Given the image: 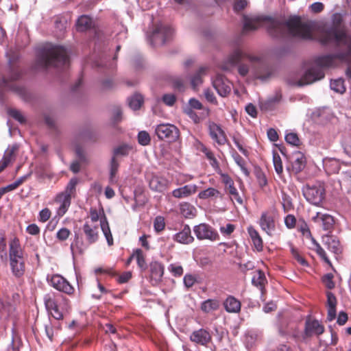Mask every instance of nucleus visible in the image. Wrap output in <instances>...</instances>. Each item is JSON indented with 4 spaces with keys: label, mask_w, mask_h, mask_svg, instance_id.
I'll return each instance as SVG.
<instances>
[{
    "label": "nucleus",
    "mask_w": 351,
    "mask_h": 351,
    "mask_svg": "<svg viewBox=\"0 0 351 351\" xmlns=\"http://www.w3.org/2000/svg\"><path fill=\"white\" fill-rule=\"evenodd\" d=\"M265 23L269 34L274 37L291 36L303 39L312 38L311 26L302 21L299 16H292L285 21H280L269 17L254 19L244 16L243 32L257 29L262 23Z\"/></svg>",
    "instance_id": "1"
},
{
    "label": "nucleus",
    "mask_w": 351,
    "mask_h": 351,
    "mask_svg": "<svg viewBox=\"0 0 351 351\" xmlns=\"http://www.w3.org/2000/svg\"><path fill=\"white\" fill-rule=\"evenodd\" d=\"M336 60L350 62L351 60V49H350V47H346L344 51L315 58L314 62L316 66H313L305 72L298 82L299 86L308 85L324 78L325 74L323 68L335 66Z\"/></svg>",
    "instance_id": "2"
},
{
    "label": "nucleus",
    "mask_w": 351,
    "mask_h": 351,
    "mask_svg": "<svg viewBox=\"0 0 351 351\" xmlns=\"http://www.w3.org/2000/svg\"><path fill=\"white\" fill-rule=\"evenodd\" d=\"M343 22L344 20L341 14H333L331 16V27L326 29L322 33L321 43L327 45L332 41H335L337 46L350 47L351 49V35L347 33Z\"/></svg>",
    "instance_id": "3"
},
{
    "label": "nucleus",
    "mask_w": 351,
    "mask_h": 351,
    "mask_svg": "<svg viewBox=\"0 0 351 351\" xmlns=\"http://www.w3.org/2000/svg\"><path fill=\"white\" fill-rule=\"evenodd\" d=\"M36 61L38 67H58L69 62V56L63 47L45 46L38 49Z\"/></svg>",
    "instance_id": "4"
},
{
    "label": "nucleus",
    "mask_w": 351,
    "mask_h": 351,
    "mask_svg": "<svg viewBox=\"0 0 351 351\" xmlns=\"http://www.w3.org/2000/svg\"><path fill=\"white\" fill-rule=\"evenodd\" d=\"M77 182V178H71L64 190L56 195L53 204L56 206V215L59 217H63L71 206V199L75 197L76 194Z\"/></svg>",
    "instance_id": "5"
},
{
    "label": "nucleus",
    "mask_w": 351,
    "mask_h": 351,
    "mask_svg": "<svg viewBox=\"0 0 351 351\" xmlns=\"http://www.w3.org/2000/svg\"><path fill=\"white\" fill-rule=\"evenodd\" d=\"M10 75L8 77H3L0 81V90H11L19 95L25 94V88L17 86L14 82L20 79L22 72L15 64V60L9 58Z\"/></svg>",
    "instance_id": "6"
},
{
    "label": "nucleus",
    "mask_w": 351,
    "mask_h": 351,
    "mask_svg": "<svg viewBox=\"0 0 351 351\" xmlns=\"http://www.w3.org/2000/svg\"><path fill=\"white\" fill-rule=\"evenodd\" d=\"M325 331L324 326L317 319L308 317L304 322V330L300 335H293L296 341L306 342L313 337H319Z\"/></svg>",
    "instance_id": "7"
},
{
    "label": "nucleus",
    "mask_w": 351,
    "mask_h": 351,
    "mask_svg": "<svg viewBox=\"0 0 351 351\" xmlns=\"http://www.w3.org/2000/svg\"><path fill=\"white\" fill-rule=\"evenodd\" d=\"M257 60V57L250 56L241 49H236L228 58L230 64L238 65V72L243 77L246 76L249 72V65L245 62L252 63Z\"/></svg>",
    "instance_id": "8"
},
{
    "label": "nucleus",
    "mask_w": 351,
    "mask_h": 351,
    "mask_svg": "<svg viewBox=\"0 0 351 351\" xmlns=\"http://www.w3.org/2000/svg\"><path fill=\"white\" fill-rule=\"evenodd\" d=\"M303 195L308 202L319 206L325 198V189L321 184H307L303 189Z\"/></svg>",
    "instance_id": "9"
},
{
    "label": "nucleus",
    "mask_w": 351,
    "mask_h": 351,
    "mask_svg": "<svg viewBox=\"0 0 351 351\" xmlns=\"http://www.w3.org/2000/svg\"><path fill=\"white\" fill-rule=\"evenodd\" d=\"M155 133L159 139L170 143L176 141L180 136V130L173 124L162 123L156 126Z\"/></svg>",
    "instance_id": "10"
},
{
    "label": "nucleus",
    "mask_w": 351,
    "mask_h": 351,
    "mask_svg": "<svg viewBox=\"0 0 351 351\" xmlns=\"http://www.w3.org/2000/svg\"><path fill=\"white\" fill-rule=\"evenodd\" d=\"M48 283L56 290L71 295L74 293V288L62 276L59 274L48 275L47 277Z\"/></svg>",
    "instance_id": "11"
},
{
    "label": "nucleus",
    "mask_w": 351,
    "mask_h": 351,
    "mask_svg": "<svg viewBox=\"0 0 351 351\" xmlns=\"http://www.w3.org/2000/svg\"><path fill=\"white\" fill-rule=\"evenodd\" d=\"M193 232L199 240L215 241L219 239L217 232L210 225L205 223L194 226Z\"/></svg>",
    "instance_id": "12"
},
{
    "label": "nucleus",
    "mask_w": 351,
    "mask_h": 351,
    "mask_svg": "<svg viewBox=\"0 0 351 351\" xmlns=\"http://www.w3.org/2000/svg\"><path fill=\"white\" fill-rule=\"evenodd\" d=\"M172 34V29L162 23L156 24L152 32L151 39L152 43L163 45Z\"/></svg>",
    "instance_id": "13"
},
{
    "label": "nucleus",
    "mask_w": 351,
    "mask_h": 351,
    "mask_svg": "<svg viewBox=\"0 0 351 351\" xmlns=\"http://www.w3.org/2000/svg\"><path fill=\"white\" fill-rule=\"evenodd\" d=\"M221 177V181L225 186V190L228 194L234 198L239 204H243V199L234 186V182L232 178L227 173L222 172L221 169L217 172Z\"/></svg>",
    "instance_id": "14"
},
{
    "label": "nucleus",
    "mask_w": 351,
    "mask_h": 351,
    "mask_svg": "<svg viewBox=\"0 0 351 351\" xmlns=\"http://www.w3.org/2000/svg\"><path fill=\"white\" fill-rule=\"evenodd\" d=\"M311 219L315 223L319 224L324 231L331 233L334 230L335 220L330 214L317 212Z\"/></svg>",
    "instance_id": "15"
},
{
    "label": "nucleus",
    "mask_w": 351,
    "mask_h": 351,
    "mask_svg": "<svg viewBox=\"0 0 351 351\" xmlns=\"http://www.w3.org/2000/svg\"><path fill=\"white\" fill-rule=\"evenodd\" d=\"M261 230L270 237L276 230V221L273 214L268 211L263 212L258 221Z\"/></svg>",
    "instance_id": "16"
},
{
    "label": "nucleus",
    "mask_w": 351,
    "mask_h": 351,
    "mask_svg": "<svg viewBox=\"0 0 351 351\" xmlns=\"http://www.w3.org/2000/svg\"><path fill=\"white\" fill-rule=\"evenodd\" d=\"M208 133L210 138L220 146L224 145L228 142V138L226 132L221 126L214 122H210L208 124Z\"/></svg>",
    "instance_id": "17"
},
{
    "label": "nucleus",
    "mask_w": 351,
    "mask_h": 351,
    "mask_svg": "<svg viewBox=\"0 0 351 351\" xmlns=\"http://www.w3.org/2000/svg\"><path fill=\"white\" fill-rule=\"evenodd\" d=\"M213 86L221 97L228 96L232 90L231 82L221 75H218L213 82Z\"/></svg>",
    "instance_id": "18"
},
{
    "label": "nucleus",
    "mask_w": 351,
    "mask_h": 351,
    "mask_svg": "<svg viewBox=\"0 0 351 351\" xmlns=\"http://www.w3.org/2000/svg\"><path fill=\"white\" fill-rule=\"evenodd\" d=\"M149 280L153 285H158L162 279L164 266L158 261H152L149 264Z\"/></svg>",
    "instance_id": "19"
},
{
    "label": "nucleus",
    "mask_w": 351,
    "mask_h": 351,
    "mask_svg": "<svg viewBox=\"0 0 351 351\" xmlns=\"http://www.w3.org/2000/svg\"><path fill=\"white\" fill-rule=\"evenodd\" d=\"M190 340L197 344L206 346L211 341L212 336L208 330L200 328L191 333Z\"/></svg>",
    "instance_id": "20"
},
{
    "label": "nucleus",
    "mask_w": 351,
    "mask_h": 351,
    "mask_svg": "<svg viewBox=\"0 0 351 351\" xmlns=\"http://www.w3.org/2000/svg\"><path fill=\"white\" fill-rule=\"evenodd\" d=\"M170 182L165 177L153 175L149 180V185L152 190L163 192L169 188Z\"/></svg>",
    "instance_id": "21"
},
{
    "label": "nucleus",
    "mask_w": 351,
    "mask_h": 351,
    "mask_svg": "<svg viewBox=\"0 0 351 351\" xmlns=\"http://www.w3.org/2000/svg\"><path fill=\"white\" fill-rule=\"evenodd\" d=\"M97 224H90L89 221H86L83 225L82 230L86 236L87 241L90 243H95L99 239V231Z\"/></svg>",
    "instance_id": "22"
},
{
    "label": "nucleus",
    "mask_w": 351,
    "mask_h": 351,
    "mask_svg": "<svg viewBox=\"0 0 351 351\" xmlns=\"http://www.w3.org/2000/svg\"><path fill=\"white\" fill-rule=\"evenodd\" d=\"M247 230L254 249L258 252H262L263 250V240L259 232L252 226H248Z\"/></svg>",
    "instance_id": "23"
},
{
    "label": "nucleus",
    "mask_w": 351,
    "mask_h": 351,
    "mask_svg": "<svg viewBox=\"0 0 351 351\" xmlns=\"http://www.w3.org/2000/svg\"><path fill=\"white\" fill-rule=\"evenodd\" d=\"M197 186L195 184H187L184 186L174 189L172 195L176 198L188 197L196 193Z\"/></svg>",
    "instance_id": "24"
},
{
    "label": "nucleus",
    "mask_w": 351,
    "mask_h": 351,
    "mask_svg": "<svg viewBox=\"0 0 351 351\" xmlns=\"http://www.w3.org/2000/svg\"><path fill=\"white\" fill-rule=\"evenodd\" d=\"M197 149L205 154L206 158L210 161V165L215 170L216 172L221 169L218 160L215 158L213 152L210 149H208L201 142L198 143Z\"/></svg>",
    "instance_id": "25"
},
{
    "label": "nucleus",
    "mask_w": 351,
    "mask_h": 351,
    "mask_svg": "<svg viewBox=\"0 0 351 351\" xmlns=\"http://www.w3.org/2000/svg\"><path fill=\"white\" fill-rule=\"evenodd\" d=\"M174 240L182 244H189L194 241L191 235V228L188 225H185L183 229L175 234Z\"/></svg>",
    "instance_id": "26"
},
{
    "label": "nucleus",
    "mask_w": 351,
    "mask_h": 351,
    "mask_svg": "<svg viewBox=\"0 0 351 351\" xmlns=\"http://www.w3.org/2000/svg\"><path fill=\"white\" fill-rule=\"evenodd\" d=\"M64 299L65 298L62 295L58 293H53L45 295L44 298V302L47 310L48 311H51V308H56V305Z\"/></svg>",
    "instance_id": "27"
},
{
    "label": "nucleus",
    "mask_w": 351,
    "mask_h": 351,
    "mask_svg": "<svg viewBox=\"0 0 351 351\" xmlns=\"http://www.w3.org/2000/svg\"><path fill=\"white\" fill-rule=\"evenodd\" d=\"M102 217L100 219V226L101 230L107 240V243L109 246H111L113 245V237L109 227L108 222L107 221V218L104 214V210H102Z\"/></svg>",
    "instance_id": "28"
},
{
    "label": "nucleus",
    "mask_w": 351,
    "mask_h": 351,
    "mask_svg": "<svg viewBox=\"0 0 351 351\" xmlns=\"http://www.w3.org/2000/svg\"><path fill=\"white\" fill-rule=\"evenodd\" d=\"M324 167L328 174L339 173L341 165L339 160L335 158H327L324 160Z\"/></svg>",
    "instance_id": "29"
},
{
    "label": "nucleus",
    "mask_w": 351,
    "mask_h": 351,
    "mask_svg": "<svg viewBox=\"0 0 351 351\" xmlns=\"http://www.w3.org/2000/svg\"><path fill=\"white\" fill-rule=\"evenodd\" d=\"M223 305L228 313H238L241 310V302L233 296H228L224 301Z\"/></svg>",
    "instance_id": "30"
},
{
    "label": "nucleus",
    "mask_w": 351,
    "mask_h": 351,
    "mask_svg": "<svg viewBox=\"0 0 351 351\" xmlns=\"http://www.w3.org/2000/svg\"><path fill=\"white\" fill-rule=\"evenodd\" d=\"M322 241L328 249L335 253L339 250V241L332 235L326 234L322 237Z\"/></svg>",
    "instance_id": "31"
},
{
    "label": "nucleus",
    "mask_w": 351,
    "mask_h": 351,
    "mask_svg": "<svg viewBox=\"0 0 351 351\" xmlns=\"http://www.w3.org/2000/svg\"><path fill=\"white\" fill-rule=\"evenodd\" d=\"M220 303L217 299H208L202 302L200 309L205 313H209L219 309Z\"/></svg>",
    "instance_id": "32"
},
{
    "label": "nucleus",
    "mask_w": 351,
    "mask_h": 351,
    "mask_svg": "<svg viewBox=\"0 0 351 351\" xmlns=\"http://www.w3.org/2000/svg\"><path fill=\"white\" fill-rule=\"evenodd\" d=\"M23 255V250L21 247L20 241L17 237L12 239L9 244V258Z\"/></svg>",
    "instance_id": "33"
},
{
    "label": "nucleus",
    "mask_w": 351,
    "mask_h": 351,
    "mask_svg": "<svg viewBox=\"0 0 351 351\" xmlns=\"http://www.w3.org/2000/svg\"><path fill=\"white\" fill-rule=\"evenodd\" d=\"M18 150L19 145L16 144L8 147L1 161L5 162L6 166H8L12 160H14Z\"/></svg>",
    "instance_id": "34"
},
{
    "label": "nucleus",
    "mask_w": 351,
    "mask_h": 351,
    "mask_svg": "<svg viewBox=\"0 0 351 351\" xmlns=\"http://www.w3.org/2000/svg\"><path fill=\"white\" fill-rule=\"evenodd\" d=\"M252 284L258 287L261 291L263 290L267 279L265 273L261 270H257L254 272L252 279Z\"/></svg>",
    "instance_id": "35"
},
{
    "label": "nucleus",
    "mask_w": 351,
    "mask_h": 351,
    "mask_svg": "<svg viewBox=\"0 0 351 351\" xmlns=\"http://www.w3.org/2000/svg\"><path fill=\"white\" fill-rule=\"evenodd\" d=\"M180 211L185 218H193L196 215V208L188 202H183L180 204Z\"/></svg>",
    "instance_id": "36"
},
{
    "label": "nucleus",
    "mask_w": 351,
    "mask_h": 351,
    "mask_svg": "<svg viewBox=\"0 0 351 351\" xmlns=\"http://www.w3.org/2000/svg\"><path fill=\"white\" fill-rule=\"evenodd\" d=\"M306 165V158L305 157L301 154L298 153L295 155V159L293 162H292V168L293 171L295 173H300L302 171Z\"/></svg>",
    "instance_id": "37"
},
{
    "label": "nucleus",
    "mask_w": 351,
    "mask_h": 351,
    "mask_svg": "<svg viewBox=\"0 0 351 351\" xmlns=\"http://www.w3.org/2000/svg\"><path fill=\"white\" fill-rule=\"evenodd\" d=\"M297 229L298 232H300L302 234V235L306 239H311V241L314 239L311 232V230L308 227V225L307 224L304 219H300L298 220L297 223Z\"/></svg>",
    "instance_id": "38"
},
{
    "label": "nucleus",
    "mask_w": 351,
    "mask_h": 351,
    "mask_svg": "<svg viewBox=\"0 0 351 351\" xmlns=\"http://www.w3.org/2000/svg\"><path fill=\"white\" fill-rule=\"evenodd\" d=\"M10 262L13 274L18 278L22 276L24 274L25 269V261H19L16 262V261H12Z\"/></svg>",
    "instance_id": "39"
},
{
    "label": "nucleus",
    "mask_w": 351,
    "mask_h": 351,
    "mask_svg": "<svg viewBox=\"0 0 351 351\" xmlns=\"http://www.w3.org/2000/svg\"><path fill=\"white\" fill-rule=\"evenodd\" d=\"M92 19L86 15L81 16L77 21L76 27L77 31L84 32L92 26Z\"/></svg>",
    "instance_id": "40"
},
{
    "label": "nucleus",
    "mask_w": 351,
    "mask_h": 351,
    "mask_svg": "<svg viewBox=\"0 0 351 351\" xmlns=\"http://www.w3.org/2000/svg\"><path fill=\"white\" fill-rule=\"evenodd\" d=\"M313 245V250L317 253V254L327 264L331 265V263L327 256L325 250L322 247L319 243L315 239L311 240Z\"/></svg>",
    "instance_id": "41"
},
{
    "label": "nucleus",
    "mask_w": 351,
    "mask_h": 351,
    "mask_svg": "<svg viewBox=\"0 0 351 351\" xmlns=\"http://www.w3.org/2000/svg\"><path fill=\"white\" fill-rule=\"evenodd\" d=\"M134 255L136 259L137 265L142 271L147 269V265L145 261V256L141 249H136L134 250Z\"/></svg>",
    "instance_id": "42"
},
{
    "label": "nucleus",
    "mask_w": 351,
    "mask_h": 351,
    "mask_svg": "<svg viewBox=\"0 0 351 351\" xmlns=\"http://www.w3.org/2000/svg\"><path fill=\"white\" fill-rule=\"evenodd\" d=\"M119 163L117 160L116 158L113 156L110 162V177L109 181L110 183L114 184L117 182L116 175L118 171Z\"/></svg>",
    "instance_id": "43"
},
{
    "label": "nucleus",
    "mask_w": 351,
    "mask_h": 351,
    "mask_svg": "<svg viewBox=\"0 0 351 351\" xmlns=\"http://www.w3.org/2000/svg\"><path fill=\"white\" fill-rule=\"evenodd\" d=\"M205 72L206 69L202 67L192 77L191 83L193 89H196L202 83V77L205 74Z\"/></svg>",
    "instance_id": "44"
},
{
    "label": "nucleus",
    "mask_w": 351,
    "mask_h": 351,
    "mask_svg": "<svg viewBox=\"0 0 351 351\" xmlns=\"http://www.w3.org/2000/svg\"><path fill=\"white\" fill-rule=\"evenodd\" d=\"M143 103V98L140 94H135L129 99V106L134 110L139 109Z\"/></svg>",
    "instance_id": "45"
},
{
    "label": "nucleus",
    "mask_w": 351,
    "mask_h": 351,
    "mask_svg": "<svg viewBox=\"0 0 351 351\" xmlns=\"http://www.w3.org/2000/svg\"><path fill=\"white\" fill-rule=\"evenodd\" d=\"M219 194V191L215 188L210 187L199 193L198 197L199 199H205L209 197H217Z\"/></svg>",
    "instance_id": "46"
},
{
    "label": "nucleus",
    "mask_w": 351,
    "mask_h": 351,
    "mask_svg": "<svg viewBox=\"0 0 351 351\" xmlns=\"http://www.w3.org/2000/svg\"><path fill=\"white\" fill-rule=\"evenodd\" d=\"M330 88L337 93H343L346 91L344 80L341 78L332 80L330 82Z\"/></svg>",
    "instance_id": "47"
},
{
    "label": "nucleus",
    "mask_w": 351,
    "mask_h": 351,
    "mask_svg": "<svg viewBox=\"0 0 351 351\" xmlns=\"http://www.w3.org/2000/svg\"><path fill=\"white\" fill-rule=\"evenodd\" d=\"M232 156H233V158H234L235 162L237 164V165H239L243 173L245 176H248L250 175V172L245 167L246 163H245V160L237 152H235L232 155Z\"/></svg>",
    "instance_id": "48"
},
{
    "label": "nucleus",
    "mask_w": 351,
    "mask_h": 351,
    "mask_svg": "<svg viewBox=\"0 0 351 351\" xmlns=\"http://www.w3.org/2000/svg\"><path fill=\"white\" fill-rule=\"evenodd\" d=\"M273 162L276 172L278 175H281L283 172L282 162L279 154L274 152L273 154Z\"/></svg>",
    "instance_id": "49"
},
{
    "label": "nucleus",
    "mask_w": 351,
    "mask_h": 351,
    "mask_svg": "<svg viewBox=\"0 0 351 351\" xmlns=\"http://www.w3.org/2000/svg\"><path fill=\"white\" fill-rule=\"evenodd\" d=\"M280 99L277 97L271 98L261 104V109L263 110H272L274 109L276 104H278Z\"/></svg>",
    "instance_id": "50"
},
{
    "label": "nucleus",
    "mask_w": 351,
    "mask_h": 351,
    "mask_svg": "<svg viewBox=\"0 0 351 351\" xmlns=\"http://www.w3.org/2000/svg\"><path fill=\"white\" fill-rule=\"evenodd\" d=\"M138 143L143 146L148 145L151 142L149 133L146 131H141L138 134Z\"/></svg>",
    "instance_id": "51"
},
{
    "label": "nucleus",
    "mask_w": 351,
    "mask_h": 351,
    "mask_svg": "<svg viewBox=\"0 0 351 351\" xmlns=\"http://www.w3.org/2000/svg\"><path fill=\"white\" fill-rule=\"evenodd\" d=\"M291 252L295 260L297 261L302 266H308V262L306 259L300 254L299 251L293 246L291 247Z\"/></svg>",
    "instance_id": "52"
},
{
    "label": "nucleus",
    "mask_w": 351,
    "mask_h": 351,
    "mask_svg": "<svg viewBox=\"0 0 351 351\" xmlns=\"http://www.w3.org/2000/svg\"><path fill=\"white\" fill-rule=\"evenodd\" d=\"M285 140L287 143L294 146L298 147L301 144L300 140L298 138V134L293 132L287 134L285 136Z\"/></svg>",
    "instance_id": "53"
},
{
    "label": "nucleus",
    "mask_w": 351,
    "mask_h": 351,
    "mask_svg": "<svg viewBox=\"0 0 351 351\" xmlns=\"http://www.w3.org/2000/svg\"><path fill=\"white\" fill-rule=\"evenodd\" d=\"M165 228V218L162 216H157L154 221V228L156 232L162 231Z\"/></svg>",
    "instance_id": "54"
},
{
    "label": "nucleus",
    "mask_w": 351,
    "mask_h": 351,
    "mask_svg": "<svg viewBox=\"0 0 351 351\" xmlns=\"http://www.w3.org/2000/svg\"><path fill=\"white\" fill-rule=\"evenodd\" d=\"M168 269L174 277H180L184 272L182 267L177 264H171Z\"/></svg>",
    "instance_id": "55"
},
{
    "label": "nucleus",
    "mask_w": 351,
    "mask_h": 351,
    "mask_svg": "<svg viewBox=\"0 0 351 351\" xmlns=\"http://www.w3.org/2000/svg\"><path fill=\"white\" fill-rule=\"evenodd\" d=\"M333 278L334 276L332 274H327L322 277V282L328 289H332L335 287Z\"/></svg>",
    "instance_id": "56"
},
{
    "label": "nucleus",
    "mask_w": 351,
    "mask_h": 351,
    "mask_svg": "<svg viewBox=\"0 0 351 351\" xmlns=\"http://www.w3.org/2000/svg\"><path fill=\"white\" fill-rule=\"evenodd\" d=\"M71 234V231L66 228H60L56 233V238L60 241H66Z\"/></svg>",
    "instance_id": "57"
},
{
    "label": "nucleus",
    "mask_w": 351,
    "mask_h": 351,
    "mask_svg": "<svg viewBox=\"0 0 351 351\" xmlns=\"http://www.w3.org/2000/svg\"><path fill=\"white\" fill-rule=\"evenodd\" d=\"M130 147L128 145H123L114 149V156L115 158L117 156H127L129 154Z\"/></svg>",
    "instance_id": "58"
},
{
    "label": "nucleus",
    "mask_w": 351,
    "mask_h": 351,
    "mask_svg": "<svg viewBox=\"0 0 351 351\" xmlns=\"http://www.w3.org/2000/svg\"><path fill=\"white\" fill-rule=\"evenodd\" d=\"M8 114L10 116H11L12 118H14L15 120L18 121L21 123H23L25 122V119L24 118L22 113L16 109H10L8 110Z\"/></svg>",
    "instance_id": "59"
},
{
    "label": "nucleus",
    "mask_w": 351,
    "mask_h": 351,
    "mask_svg": "<svg viewBox=\"0 0 351 351\" xmlns=\"http://www.w3.org/2000/svg\"><path fill=\"white\" fill-rule=\"evenodd\" d=\"M95 273L96 274H108L111 276H115L117 275V273L112 267H97L95 269Z\"/></svg>",
    "instance_id": "60"
},
{
    "label": "nucleus",
    "mask_w": 351,
    "mask_h": 351,
    "mask_svg": "<svg viewBox=\"0 0 351 351\" xmlns=\"http://www.w3.org/2000/svg\"><path fill=\"white\" fill-rule=\"evenodd\" d=\"M101 214H102V210L101 212H98L95 208H90L89 217L92 222L91 224H94L95 223H97L99 219H101Z\"/></svg>",
    "instance_id": "61"
},
{
    "label": "nucleus",
    "mask_w": 351,
    "mask_h": 351,
    "mask_svg": "<svg viewBox=\"0 0 351 351\" xmlns=\"http://www.w3.org/2000/svg\"><path fill=\"white\" fill-rule=\"evenodd\" d=\"M51 215V210L49 208H45L40 211L38 219L40 221L45 223L49 219Z\"/></svg>",
    "instance_id": "62"
},
{
    "label": "nucleus",
    "mask_w": 351,
    "mask_h": 351,
    "mask_svg": "<svg viewBox=\"0 0 351 351\" xmlns=\"http://www.w3.org/2000/svg\"><path fill=\"white\" fill-rule=\"evenodd\" d=\"M296 218L293 215H288L285 218V223L287 228L293 229L296 226Z\"/></svg>",
    "instance_id": "63"
},
{
    "label": "nucleus",
    "mask_w": 351,
    "mask_h": 351,
    "mask_svg": "<svg viewBox=\"0 0 351 351\" xmlns=\"http://www.w3.org/2000/svg\"><path fill=\"white\" fill-rule=\"evenodd\" d=\"M184 284L186 287L191 288L196 282V278L191 274H186L183 279Z\"/></svg>",
    "instance_id": "64"
}]
</instances>
